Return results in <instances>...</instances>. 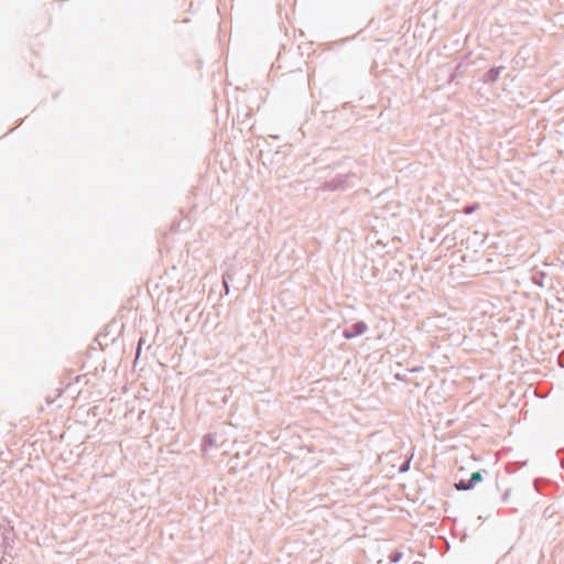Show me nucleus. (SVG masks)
<instances>
[{"instance_id": "nucleus-1", "label": "nucleus", "mask_w": 564, "mask_h": 564, "mask_svg": "<svg viewBox=\"0 0 564 564\" xmlns=\"http://www.w3.org/2000/svg\"><path fill=\"white\" fill-rule=\"evenodd\" d=\"M349 177V174H338L330 181L324 182L319 189L330 192L345 191L348 187Z\"/></svg>"}, {"instance_id": "nucleus-2", "label": "nucleus", "mask_w": 564, "mask_h": 564, "mask_svg": "<svg viewBox=\"0 0 564 564\" xmlns=\"http://www.w3.org/2000/svg\"><path fill=\"white\" fill-rule=\"evenodd\" d=\"M367 329H368L367 324L362 321H359V322H356V323L351 324L350 326L346 327L343 330V337L346 339H352L355 337H358V336L365 334L367 332Z\"/></svg>"}, {"instance_id": "nucleus-3", "label": "nucleus", "mask_w": 564, "mask_h": 564, "mask_svg": "<svg viewBox=\"0 0 564 564\" xmlns=\"http://www.w3.org/2000/svg\"><path fill=\"white\" fill-rule=\"evenodd\" d=\"M505 69L503 66H498V67H491L490 69H488L485 75H484V78H482V82L485 84H489V83H496L498 79H499V76H500V73Z\"/></svg>"}, {"instance_id": "nucleus-4", "label": "nucleus", "mask_w": 564, "mask_h": 564, "mask_svg": "<svg viewBox=\"0 0 564 564\" xmlns=\"http://www.w3.org/2000/svg\"><path fill=\"white\" fill-rule=\"evenodd\" d=\"M546 276H547L546 273L543 271H534L531 275V280L535 285L543 288L544 280Z\"/></svg>"}, {"instance_id": "nucleus-5", "label": "nucleus", "mask_w": 564, "mask_h": 564, "mask_svg": "<svg viewBox=\"0 0 564 564\" xmlns=\"http://www.w3.org/2000/svg\"><path fill=\"white\" fill-rule=\"evenodd\" d=\"M476 485H474L470 479L466 480V479H459L457 482H455V488L458 490V491H466V490H470L475 487Z\"/></svg>"}, {"instance_id": "nucleus-6", "label": "nucleus", "mask_w": 564, "mask_h": 564, "mask_svg": "<svg viewBox=\"0 0 564 564\" xmlns=\"http://www.w3.org/2000/svg\"><path fill=\"white\" fill-rule=\"evenodd\" d=\"M215 444V437L212 434H207L203 440L202 449L207 452L208 447H212Z\"/></svg>"}, {"instance_id": "nucleus-7", "label": "nucleus", "mask_w": 564, "mask_h": 564, "mask_svg": "<svg viewBox=\"0 0 564 564\" xmlns=\"http://www.w3.org/2000/svg\"><path fill=\"white\" fill-rule=\"evenodd\" d=\"M465 69V65L463 63H458L455 67L454 73L449 76V82H454L458 75H460Z\"/></svg>"}, {"instance_id": "nucleus-8", "label": "nucleus", "mask_w": 564, "mask_h": 564, "mask_svg": "<svg viewBox=\"0 0 564 564\" xmlns=\"http://www.w3.org/2000/svg\"><path fill=\"white\" fill-rule=\"evenodd\" d=\"M403 557V553L399 550H394L391 552V554L389 555V561L391 563H398L401 561V558Z\"/></svg>"}, {"instance_id": "nucleus-9", "label": "nucleus", "mask_w": 564, "mask_h": 564, "mask_svg": "<svg viewBox=\"0 0 564 564\" xmlns=\"http://www.w3.org/2000/svg\"><path fill=\"white\" fill-rule=\"evenodd\" d=\"M469 479H470V481L474 485H477V484H479L482 480V473L481 471H475V473L471 474Z\"/></svg>"}, {"instance_id": "nucleus-10", "label": "nucleus", "mask_w": 564, "mask_h": 564, "mask_svg": "<svg viewBox=\"0 0 564 564\" xmlns=\"http://www.w3.org/2000/svg\"><path fill=\"white\" fill-rule=\"evenodd\" d=\"M234 281V273L232 272H225L223 274V284H228Z\"/></svg>"}, {"instance_id": "nucleus-11", "label": "nucleus", "mask_w": 564, "mask_h": 564, "mask_svg": "<svg viewBox=\"0 0 564 564\" xmlns=\"http://www.w3.org/2000/svg\"><path fill=\"white\" fill-rule=\"evenodd\" d=\"M410 462L411 459H406L405 462H403L399 468V471L400 473H404V471H408L409 468H410Z\"/></svg>"}, {"instance_id": "nucleus-12", "label": "nucleus", "mask_w": 564, "mask_h": 564, "mask_svg": "<svg viewBox=\"0 0 564 564\" xmlns=\"http://www.w3.org/2000/svg\"><path fill=\"white\" fill-rule=\"evenodd\" d=\"M477 209H478V205L477 204H473V205L466 206L465 214L469 215V214L474 213Z\"/></svg>"}, {"instance_id": "nucleus-13", "label": "nucleus", "mask_w": 564, "mask_h": 564, "mask_svg": "<svg viewBox=\"0 0 564 564\" xmlns=\"http://www.w3.org/2000/svg\"><path fill=\"white\" fill-rule=\"evenodd\" d=\"M144 343V339L143 338H140L139 339V343H138V347H137V358H139L140 354H141V347H142V344Z\"/></svg>"}, {"instance_id": "nucleus-14", "label": "nucleus", "mask_w": 564, "mask_h": 564, "mask_svg": "<svg viewBox=\"0 0 564 564\" xmlns=\"http://www.w3.org/2000/svg\"><path fill=\"white\" fill-rule=\"evenodd\" d=\"M509 495H510V489H507V490L502 494V496H501V501H502L503 503H506V502L508 501Z\"/></svg>"}, {"instance_id": "nucleus-15", "label": "nucleus", "mask_w": 564, "mask_h": 564, "mask_svg": "<svg viewBox=\"0 0 564 564\" xmlns=\"http://www.w3.org/2000/svg\"><path fill=\"white\" fill-rule=\"evenodd\" d=\"M223 285L225 288L226 294H228L229 293V283L228 284H223Z\"/></svg>"}, {"instance_id": "nucleus-16", "label": "nucleus", "mask_w": 564, "mask_h": 564, "mask_svg": "<svg viewBox=\"0 0 564 564\" xmlns=\"http://www.w3.org/2000/svg\"><path fill=\"white\" fill-rule=\"evenodd\" d=\"M8 540H9V538H8L7 535H4V536H3V542H4V544H7Z\"/></svg>"}]
</instances>
